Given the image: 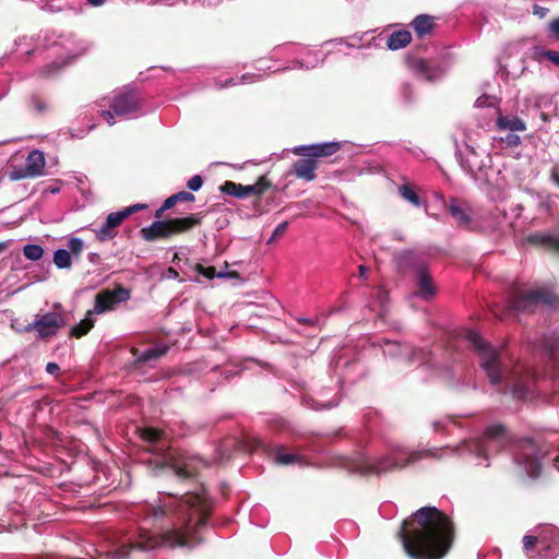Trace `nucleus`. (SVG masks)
<instances>
[{
  "instance_id": "f257e3e1",
  "label": "nucleus",
  "mask_w": 559,
  "mask_h": 559,
  "mask_svg": "<svg viewBox=\"0 0 559 559\" xmlns=\"http://www.w3.org/2000/svg\"><path fill=\"white\" fill-rule=\"evenodd\" d=\"M212 508L204 489L182 496L164 493L157 503L139 506L141 516L133 549L192 547L200 542L198 532L205 525Z\"/></svg>"
},
{
  "instance_id": "f03ea898",
  "label": "nucleus",
  "mask_w": 559,
  "mask_h": 559,
  "mask_svg": "<svg viewBox=\"0 0 559 559\" xmlns=\"http://www.w3.org/2000/svg\"><path fill=\"white\" fill-rule=\"evenodd\" d=\"M511 441V435L504 426L495 424L489 426L480 438L464 440L453 448H433L411 452L406 448L396 447L377 459H372L366 453H357L345 466L354 473L380 475L396 468H403L423 459H441L448 452L474 455L478 460L476 464L480 465L489 461L491 453H498L507 448Z\"/></svg>"
},
{
  "instance_id": "7ed1b4c3",
  "label": "nucleus",
  "mask_w": 559,
  "mask_h": 559,
  "mask_svg": "<svg viewBox=\"0 0 559 559\" xmlns=\"http://www.w3.org/2000/svg\"><path fill=\"white\" fill-rule=\"evenodd\" d=\"M399 537L414 559H440L451 547L453 524L436 507H423L404 520Z\"/></svg>"
},
{
  "instance_id": "20e7f679",
  "label": "nucleus",
  "mask_w": 559,
  "mask_h": 559,
  "mask_svg": "<svg viewBox=\"0 0 559 559\" xmlns=\"http://www.w3.org/2000/svg\"><path fill=\"white\" fill-rule=\"evenodd\" d=\"M465 338L473 346L479 357V365L492 385L499 391L511 393L518 400H524L530 393L532 378L521 370L510 371L502 366L500 350L488 344L476 331L465 332Z\"/></svg>"
},
{
  "instance_id": "39448f33",
  "label": "nucleus",
  "mask_w": 559,
  "mask_h": 559,
  "mask_svg": "<svg viewBox=\"0 0 559 559\" xmlns=\"http://www.w3.org/2000/svg\"><path fill=\"white\" fill-rule=\"evenodd\" d=\"M523 211L521 204H515L512 207L514 217H510L507 213V209L502 201L495 204V207L486 214L478 213L479 228L487 234H499L503 235L510 233L513 229L514 219H516Z\"/></svg>"
},
{
  "instance_id": "423d86ee",
  "label": "nucleus",
  "mask_w": 559,
  "mask_h": 559,
  "mask_svg": "<svg viewBox=\"0 0 559 559\" xmlns=\"http://www.w3.org/2000/svg\"><path fill=\"white\" fill-rule=\"evenodd\" d=\"M543 455L538 444L531 439L520 441L513 450V460L519 473L531 478L539 476Z\"/></svg>"
},
{
  "instance_id": "0eeeda50",
  "label": "nucleus",
  "mask_w": 559,
  "mask_h": 559,
  "mask_svg": "<svg viewBox=\"0 0 559 559\" xmlns=\"http://www.w3.org/2000/svg\"><path fill=\"white\" fill-rule=\"evenodd\" d=\"M199 223L200 218L195 215L168 221H156L150 226L142 228L141 236L146 241H155L160 238H168L175 234L183 233Z\"/></svg>"
},
{
  "instance_id": "6e6552de",
  "label": "nucleus",
  "mask_w": 559,
  "mask_h": 559,
  "mask_svg": "<svg viewBox=\"0 0 559 559\" xmlns=\"http://www.w3.org/2000/svg\"><path fill=\"white\" fill-rule=\"evenodd\" d=\"M145 207V204L138 203L108 214L103 225L93 229L96 238L102 242L111 240L117 236V227H119L124 219Z\"/></svg>"
},
{
  "instance_id": "1a4fd4ad",
  "label": "nucleus",
  "mask_w": 559,
  "mask_h": 559,
  "mask_svg": "<svg viewBox=\"0 0 559 559\" xmlns=\"http://www.w3.org/2000/svg\"><path fill=\"white\" fill-rule=\"evenodd\" d=\"M110 107L116 116L131 119L140 112L141 98L135 90L124 87L112 97Z\"/></svg>"
},
{
  "instance_id": "9d476101",
  "label": "nucleus",
  "mask_w": 559,
  "mask_h": 559,
  "mask_svg": "<svg viewBox=\"0 0 559 559\" xmlns=\"http://www.w3.org/2000/svg\"><path fill=\"white\" fill-rule=\"evenodd\" d=\"M447 209L457 226L467 230H478L479 212L472 207L467 202H461L455 198H451L447 204Z\"/></svg>"
},
{
  "instance_id": "9b49d317",
  "label": "nucleus",
  "mask_w": 559,
  "mask_h": 559,
  "mask_svg": "<svg viewBox=\"0 0 559 559\" xmlns=\"http://www.w3.org/2000/svg\"><path fill=\"white\" fill-rule=\"evenodd\" d=\"M66 325L64 317L55 311L37 314L35 320L26 326V331H35L39 338L53 336Z\"/></svg>"
},
{
  "instance_id": "f8f14e48",
  "label": "nucleus",
  "mask_w": 559,
  "mask_h": 559,
  "mask_svg": "<svg viewBox=\"0 0 559 559\" xmlns=\"http://www.w3.org/2000/svg\"><path fill=\"white\" fill-rule=\"evenodd\" d=\"M130 290L122 286L114 289H104L95 296V305L90 314H103L114 310L117 305L130 299Z\"/></svg>"
},
{
  "instance_id": "ddd939ff",
  "label": "nucleus",
  "mask_w": 559,
  "mask_h": 559,
  "mask_svg": "<svg viewBox=\"0 0 559 559\" xmlns=\"http://www.w3.org/2000/svg\"><path fill=\"white\" fill-rule=\"evenodd\" d=\"M555 296L545 289L531 290L516 296L510 305L513 312L533 311L537 305L552 306Z\"/></svg>"
},
{
  "instance_id": "4468645a",
  "label": "nucleus",
  "mask_w": 559,
  "mask_h": 559,
  "mask_svg": "<svg viewBox=\"0 0 559 559\" xmlns=\"http://www.w3.org/2000/svg\"><path fill=\"white\" fill-rule=\"evenodd\" d=\"M46 160L44 153L39 150H33L25 159L24 167H12L9 178L13 181L25 178H35L44 174Z\"/></svg>"
},
{
  "instance_id": "2eb2a0df",
  "label": "nucleus",
  "mask_w": 559,
  "mask_h": 559,
  "mask_svg": "<svg viewBox=\"0 0 559 559\" xmlns=\"http://www.w3.org/2000/svg\"><path fill=\"white\" fill-rule=\"evenodd\" d=\"M382 348L385 356L391 358H403L408 362L419 361L423 364L427 356V353L421 348L415 349L408 344H401L389 340H383Z\"/></svg>"
},
{
  "instance_id": "dca6fc26",
  "label": "nucleus",
  "mask_w": 559,
  "mask_h": 559,
  "mask_svg": "<svg viewBox=\"0 0 559 559\" xmlns=\"http://www.w3.org/2000/svg\"><path fill=\"white\" fill-rule=\"evenodd\" d=\"M469 141L471 139L466 136L465 151L459 154L460 164L466 173L478 178V174L486 167L484 162L485 151L478 152Z\"/></svg>"
},
{
  "instance_id": "f3484780",
  "label": "nucleus",
  "mask_w": 559,
  "mask_h": 559,
  "mask_svg": "<svg viewBox=\"0 0 559 559\" xmlns=\"http://www.w3.org/2000/svg\"><path fill=\"white\" fill-rule=\"evenodd\" d=\"M165 462L169 464L174 473L180 478L194 476L199 472V468L205 465L204 461L198 456L175 457L173 454L165 457Z\"/></svg>"
},
{
  "instance_id": "a211bd4d",
  "label": "nucleus",
  "mask_w": 559,
  "mask_h": 559,
  "mask_svg": "<svg viewBox=\"0 0 559 559\" xmlns=\"http://www.w3.org/2000/svg\"><path fill=\"white\" fill-rule=\"evenodd\" d=\"M394 262L401 272H412L414 275L427 269V263L421 253L414 250H402L394 254Z\"/></svg>"
},
{
  "instance_id": "6ab92c4d",
  "label": "nucleus",
  "mask_w": 559,
  "mask_h": 559,
  "mask_svg": "<svg viewBox=\"0 0 559 559\" xmlns=\"http://www.w3.org/2000/svg\"><path fill=\"white\" fill-rule=\"evenodd\" d=\"M539 551L538 556L542 558H552L557 555L559 534L558 531L550 526H543L537 532Z\"/></svg>"
},
{
  "instance_id": "aec40b11",
  "label": "nucleus",
  "mask_w": 559,
  "mask_h": 559,
  "mask_svg": "<svg viewBox=\"0 0 559 559\" xmlns=\"http://www.w3.org/2000/svg\"><path fill=\"white\" fill-rule=\"evenodd\" d=\"M262 78V75L253 72H247L242 75H238L237 72H219V76L215 79V85L217 88H226L239 84H250L261 80Z\"/></svg>"
},
{
  "instance_id": "412c9836",
  "label": "nucleus",
  "mask_w": 559,
  "mask_h": 559,
  "mask_svg": "<svg viewBox=\"0 0 559 559\" xmlns=\"http://www.w3.org/2000/svg\"><path fill=\"white\" fill-rule=\"evenodd\" d=\"M338 142H323L311 145H300L294 150V153L302 156H311V157H323L330 156L338 151L340 148Z\"/></svg>"
},
{
  "instance_id": "4be33fe9",
  "label": "nucleus",
  "mask_w": 559,
  "mask_h": 559,
  "mask_svg": "<svg viewBox=\"0 0 559 559\" xmlns=\"http://www.w3.org/2000/svg\"><path fill=\"white\" fill-rule=\"evenodd\" d=\"M264 190H265V185L262 182L242 186L240 183H236L233 181H226L223 186V192H225L229 195L239 198V199H243L250 194L259 195V194L263 193Z\"/></svg>"
},
{
  "instance_id": "5701e85b",
  "label": "nucleus",
  "mask_w": 559,
  "mask_h": 559,
  "mask_svg": "<svg viewBox=\"0 0 559 559\" xmlns=\"http://www.w3.org/2000/svg\"><path fill=\"white\" fill-rule=\"evenodd\" d=\"M330 390H322L317 394V396H306L304 397V403L307 407L320 411L328 409L334 407L338 404V399L333 395L329 396Z\"/></svg>"
},
{
  "instance_id": "b1692460",
  "label": "nucleus",
  "mask_w": 559,
  "mask_h": 559,
  "mask_svg": "<svg viewBox=\"0 0 559 559\" xmlns=\"http://www.w3.org/2000/svg\"><path fill=\"white\" fill-rule=\"evenodd\" d=\"M417 280V295L423 299H429L435 296L436 287L428 273V267L415 275Z\"/></svg>"
},
{
  "instance_id": "393cba45",
  "label": "nucleus",
  "mask_w": 559,
  "mask_h": 559,
  "mask_svg": "<svg viewBox=\"0 0 559 559\" xmlns=\"http://www.w3.org/2000/svg\"><path fill=\"white\" fill-rule=\"evenodd\" d=\"M531 58L544 67L549 66L547 62L555 67H559V51L557 50L534 47L531 52Z\"/></svg>"
},
{
  "instance_id": "a878e982",
  "label": "nucleus",
  "mask_w": 559,
  "mask_h": 559,
  "mask_svg": "<svg viewBox=\"0 0 559 559\" xmlns=\"http://www.w3.org/2000/svg\"><path fill=\"white\" fill-rule=\"evenodd\" d=\"M411 25L415 31L416 35L419 38H423L426 35L431 34L436 26V23L433 16L428 14H419L412 21Z\"/></svg>"
},
{
  "instance_id": "bb28decb",
  "label": "nucleus",
  "mask_w": 559,
  "mask_h": 559,
  "mask_svg": "<svg viewBox=\"0 0 559 559\" xmlns=\"http://www.w3.org/2000/svg\"><path fill=\"white\" fill-rule=\"evenodd\" d=\"M169 347L165 344H156L141 353L134 352L133 355L135 356V361L139 364H145L151 360L158 359L159 357L164 356L168 352Z\"/></svg>"
},
{
  "instance_id": "cd10ccee",
  "label": "nucleus",
  "mask_w": 559,
  "mask_h": 559,
  "mask_svg": "<svg viewBox=\"0 0 559 559\" xmlns=\"http://www.w3.org/2000/svg\"><path fill=\"white\" fill-rule=\"evenodd\" d=\"M412 41V34L406 29H399L389 35L386 46L391 50L405 48Z\"/></svg>"
},
{
  "instance_id": "c85d7f7f",
  "label": "nucleus",
  "mask_w": 559,
  "mask_h": 559,
  "mask_svg": "<svg viewBox=\"0 0 559 559\" xmlns=\"http://www.w3.org/2000/svg\"><path fill=\"white\" fill-rule=\"evenodd\" d=\"M316 162L311 158L309 159H302L297 162L294 165V174L301 179H305L307 181H311L314 179L316 174Z\"/></svg>"
},
{
  "instance_id": "c756f323",
  "label": "nucleus",
  "mask_w": 559,
  "mask_h": 559,
  "mask_svg": "<svg viewBox=\"0 0 559 559\" xmlns=\"http://www.w3.org/2000/svg\"><path fill=\"white\" fill-rule=\"evenodd\" d=\"M497 126L499 130L524 131L526 129L525 123L514 116H499Z\"/></svg>"
},
{
  "instance_id": "7c9ffc66",
  "label": "nucleus",
  "mask_w": 559,
  "mask_h": 559,
  "mask_svg": "<svg viewBox=\"0 0 559 559\" xmlns=\"http://www.w3.org/2000/svg\"><path fill=\"white\" fill-rule=\"evenodd\" d=\"M94 314H90V310L83 320L71 329V334L75 337L85 335L94 326Z\"/></svg>"
},
{
  "instance_id": "2f4dec72",
  "label": "nucleus",
  "mask_w": 559,
  "mask_h": 559,
  "mask_svg": "<svg viewBox=\"0 0 559 559\" xmlns=\"http://www.w3.org/2000/svg\"><path fill=\"white\" fill-rule=\"evenodd\" d=\"M528 239L532 242H539L559 250V235L537 233L531 235Z\"/></svg>"
},
{
  "instance_id": "473e14b6",
  "label": "nucleus",
  "mask_w": 559,
  "mask_h": 559,
  "mask_svg": "<svg viewBox=\"0 0 559 559\" xmlns=\"http://www.w3.org/2000/svg\"><path fill=\"white\" fill-rule=\"evenodd\" d=\"M52 260L58 269H70L72 265V257L67 249H57Z\"/></svg>"
},
{
  "instance_id": "72a5a7b5",
  "label": "nucleus",
  "mask_w": 559,
  "mask_h": 559,
  "mask_svg": "<svg viewBox=\"0 0 559 559\" xmlns=\"http://www.w3.org/2000/svg\"><path fill=\"white\" fill-rule=\"evenodd\" d=\"M274 461L280 465H289L297 463L299 456L297 454L287 453L283 447H278L274 453Z\"/></svg>"
},
{
  "instance_id": "f704fd0d",
  "label": "nucleus",
  "mask_w": 559,
  "mask_h": 559,
  "mask_svg": "<svg viewBox=\"0 0 559 559\" xmlns=\"http://www.w3.org/2000/svg\"><path fill=\"white\" fill-rule=\"evenodd\" d=\"M23 255L29 261H39L44 257V248L37 243H26L23 249Z\"/></svg>"
},
{
  "instance_id": "c9c22d12",
  "label": "nucleus",
  "mask_w": 559,
  "mask_h": 559,
  "mask_svg": "<svg viewBox=\"0 0 559 559\" xmlns=\"http://www.w3.org/2000/svg\"><path fill=\"white\" fill-rule=\"evenodd\" d=\"M523 548L528 557H534L535 554L538 555L539 543L537 535H525L523 537Z\"/></svg>"
},
{
  "instance_id": "e433bc0d",
  "label": "nucleus",
  "mask_w": 559,
  "mask_h": 559,
  "mask_svg": "<svg viewBox=\"0 0 559 559\" xmlns=\"http://www.w3.org/2000/svg\"><path fill=\"white\" fill-rule=\"evenodd\" d=\"M400 193L401 195L406 200L408 201L409 203H412L414 206H420L421 205V200L420 198L418 197V194L413 191L408 186L406 185H403L401 188H400Z\"/></svg>"
},
{
  "instance_id": "4c0bfd02",
  "label": "nucleus",
  "mask_w": 559,
  "mask_h": 559,
  "mask_svg": "<svg viewBox=\"0 0 559 559\" xmlns=\"http://www.w3.org/2000/svg\"><path fill=\"white\" fill-rule=\"evenodd\" d=\"M68 248L67 250L71 253V257L78 258L84 249V241L81 238L71 237L68 240Z\"/></svg>"
},
{
  "instance_id": "58836bf2",
  "label": "nucleus",
  "mask_w": 559,
  "mask_h": 559,
  "mask_svg": "<svg viewBox=\"0 0 559 559\" xmlns=\"http://www.w3.org/2000/svg\"><path fill=\"white\" fill-rule=\"evenodd\" d=\"M162 431L155 429V428H145L143 429L142 431V438L150 442V443H155L157 441H159L162 439Z\"/></svg>"
},
{
  "instance_id": "ea45409f",
  "label": "nucleus",
  "mask_w": 559,
  "mask_h": 559,
  "mask_svg": "<svg viewBox=\"0 0 559 559\" xmlns=\"http://www.w3.org/2000/svg\"><path fill=\"white\" fill-rule=\"evenodd\" d=\"M377 302L379 304V308L381 313L386 311V302L389 300V293L384 288L380 287L377 292Z\"/></svg>"
},
{
  "instance_id": "a19ab883",
  "label": "nucleus",
  "mask_w": 559,
  "mask_h": 559,
  "mask_svg": "<svg viewBox=\"0 0 559 559\" xmlns=\"http://www.w3.org/2000/svg\"><path fill=\"white\" fill-rule=\"evenodd\" d=\"M475 106L478 108L495 107L496 98L489 95H481L476 99Z\"/></svg>"
},
{
  "instance_id": "79ce46f5",
  "label": "nucleus",
  "mask_w": 559,
  "mask_h": 559,
  "mask_svg": "<svg viewBox=\"0 0 559 559\" xmlns=\"http://www.w3.org/2000/svg\"><path fill=\"white\" fill-rule=\"evenodd\" d=\"M417 82H433L439 79L440 72H415Z\"/></svg>"
},
{
  "instance_id": "37998d69",
  "label": "nucleus",
  "mask_w": 559,
  "mask_h": 559,
  "mask_svg": "<svg viewBox=\"0 0 559 559\" xmlns=\"http://www.w3.org/2000/svg\"><path fill=\"white\" fill-rule=\"evenodd\" d=\"M287 227H288L287 222H283V223L278 224L275 227V229L273 230V234L270 237V239L267 240V243H271L274 240H276L277 238L282 237L285 234V231L287 230Z\"/></svg>"
},
{
  "instance_id": "c03bdc74",
  "label": "nucleus",
  "mask_w": 559,
  "mask_h": 559,
  "mask_svg": "<svg viewBox=\"0 0 559 559\" xmlns=\"http://www.w3.org/2000/svg\"><path fill=\"white\" fill-rule=\"evenodd\" d=\"M202 185H203V179L200 175H194L187 182V187L191 191H199L202 188Z\"/></svg>"
},
{
  "instance_id": "a18cd8bd",
  "label": "nucleus",
  "mask_w": 559,
  "mask_h": 559,
  "mask_svg": "<svg viewBox=\"0 0 559 559\" xmlns=\"http://www.w3.org/2000/svg\"><path fill=\"white\" fill-rule=\"evenodd\" d=\"M501 141L510 147L518 146L521 142L520 136L513 133H509L504 138H501Z\"/></svg>"
},
{
  "instance_id": "49530a36",
  "label": "nucleus",
  "mask_w": 559,
  "mask_h": 559,
  "mask_svg": "<svg viewBox=\"0 0 559 559\" xmlns=\"http://www.w3.org/2000/svg\"><path fill=\"white\" fill-rule=\"evenodd\" d=\"M176 202H192L194 201V195L191 192L188 191H180L178 193H175Z\"/></svg>"
},
{
  "instance_id": "de8ad7c7",
  "label": "nucleus",
  "mask_w": 559,
  "mask_h": 559,
  "mask_svg": "<svg viewBox=\"0 0 559 559\" xmlns=\"http://www.w3.org/2000/svg\"><path fill=\"white\" fill-rule=\"evenodd\" d=\"M32 104L38 114H44L48 108L46 102L39 99L38 97H33Z\"/></svg>"
},
{
  "instance_id": "09e8293b",
  "label": "nucleus",
  "mask_w": 559,
  "mask_h": 559,
  "mask_svg": "<svg viewBox=\"0 0 559 559\" xmlns=\"http://www.w3.org/2000/svg\"><path fill=\"white\" fill-rule=\"evenodd\" d=\"M176 199H175V195H170L169 198H167L162 207L157 211V216H159V214L163 212V211H167L169 209H171L175 204H176Z\"/></svg>"
},
{
  "instance_id": "8fccbe9b",
  "label": "nucleus",
  "mask_w": 559,
  "mask_h": 559,
  "mask_svg": "<svg viewBox=\"0 0 559 559\" xmlns=\"http://www.w3.org/2000/svg\"><path fill=\"white\" fill-rule=\"evenodd\" d=\"M451 421L452 420L450 418H444V419L436 420V421L432 423L433 430L436 432H439L442 429H444L447 427V425L450 424Z\"/></svg>"
},
{
  "instance_id": "3c124183",
  "label": "nucleus",
  "mask_w": 559,
  "mask_h": 559,
  "mask_svg": "<svg viewBox=\"0 0 559 559\" xmlns=\"http://www.w3.org/2000/svg\"><path fill=\"white\" fill-rule=\"evenodd\" d=\"M549 31L556 39H559V17L549 23Z\"/></svg>"
},
{
  "instance_id": "603ef678",
  "label": "nucleus",
  "mask_w": 559,
  "mask_h": 559,
  "mask_svg": "<svg viewBox=\"0 0 559 559\" xmlns=\"http://www.w3.org/2000/svg\"><path fill=\"white\" fill-rule=\"evenodd\" d=\"M543 348L549 356H552L557 350L558 346L556 345L555 342L546 340L543 344Z\"/></svg>"
},
{
  "instance_id": "864d4df0",
  "label": "nucleus",
  "mask_w": 559,
  "mask_h": 559,
  "mask_svg": "<svg viewBox=\"0 0 559 559\" xmlns=\"http://www.w3.org/2000/svg\"><path fill=\"white\" fill-rule=\"evenodd\" d=\"M547 13H548L547 8L540 7L538 4L533 5V14L534 15H537L538 17L543 19L547 15Z\"/></svg>"
},
{
  "instance_id": "5fc2aeb1",
  "label": "nucleus",
  "mask_w": 559,
  "mask_h": 559,
  "mask_svg": "<svg viewBox=\"0 0 559 559\" xmlns=\"http://www.w3.org/2000/svg\"><path fill=\"white\" fill-rule=\"evenodd\" d=\"M163 277L167 280H177L179 277V273L170 266L164 272Z\"/></svg>"
},
{
  "instance_id": "6e6d98bb",
  "label": "nucleus",
  "mask_w": 559,
  "mask_h": 559,
  "mask_svg": "<svg viewBox=\"0 0 559 559\" xmlns=\"http://www.w3.org/2000/svg\"><path fill=\"white\" fill-rule=\"evenodd\" d=\"M416 68H417V70L425 71V70H432L433 67L429 63L428 60L420 59L417 61Z\"/></svg>"
},
{
  "instance_id": "4d7b16f0",
  "label": "nucleus",
  "mask_w": 559,
  "mask_h": 559,
  "mask_svg": "<svg viewBox=\"0 0 559 559\" xmlns=\"http://www.w3.org/2000/svg\"><path fill=\"white\" fill-rule=\"evenodd\" d=\"M60 370V367L56 362H48L46 366V371L50 374H57Z\"/></svg>"
},
{
  "instance_id": "13d9d810",
  "label": "nucleus",
  "mask_w": 559,
  "mask_h": 559,
  "mask_svg": "<svg viewBox=\"0 0 559 559\" xmlns=\"http://www.w3.org/2000/svg\"><path fill=\"white\" fill-rule=\"evenodd\" d=\"M102 115H103V117L105 118V120L107 121V123H108L109 126H114V124H115V117H114V115H112V112H111V111H109V110H104V111L102 112Z\"/></svg>"
},
{
  "instance_id": "bf43d9fd",
  "label": "nucleus",
  "mask_w": 559,
  "mask_h": 559,
  "mask_svg": "<svg viewBox=\"0 0 559 559\" xmlns=\"http://www.w3.org/2000/svg\"><path fill=\"white\" fill-rule=\"evenodd\" d=\"M204 275L207 277H214V276L224 277L225 276L223 273L215 274V270L213 267L206 269V271L204 272Z\"/></svg>"
},
{
  "instance_id": "052dcab7",
  "label": "nucleus",
  "mask_w": 559,
  "mask_h": 559,
  "mask_svg": "<svg viewBox=\"0 0 559 559\" xmlns=\"http://www.w3.org/2000/svg\"><path fill=\"white\" fill-rule=\"evenodd\" d=\"M107 0H86L88 4L92 7H102L106 3Z\"/></svg>"
},
{
  "instance_id": "680f3d73",
  "label": "nucleus",
  "mask_w": 559,
  "mask_h": 559,
  "mask_svg": "<svg viewBox=\"0 0 559 559\" xmlns=\"http://www.w3.org/2000/svg\"><path fill=\"white\" fill-rule=\"evenodd\" d=\"M551 179L554 180V182L559 186V169L558 168H554L552 171H551Z\"/></svg>"
},
{
  "instance_id": "e2e57ef3",
  "label": "nucleus",
  "mask_w": 559,
  "mask_h": 559,
  "mask_svg": "<svg viewBox=\"0 0 559 559\" xmlns=\"http://www.w3.org/2000/svg\"><path fill=\"white\" fill-rule=\"evenodd\" d=\"M359 276L361 278H366L367 277V273H368V269L365 266V265H359Z\"/></svg>"
},
{
  "instance_id": "0e129e2a",
  "label": "nucleus",
  "mask_w": 559,
  "mask_h": 559,
  "mask_svg": "<svg viewBox=\"0 0 559 559\" xmlns=\"http://www.w3.org/2000/svg\"><path fill=\"white\" fill-rule=\"evenodd\" d=\"M299 322H302V323H311V320L310 319H307V318H300L298 319Z\"/></svg>"
},
{
  "instance_id": "69168bd1",
  "label": "nucleus",
  "mask_w": 559,
  "mask_h": 559,
  "mask_svg": "<svg viewBox=\"0 0 559 559\" xmlns=\"http://www.w3.org/2000/svg\"><path fill=\"white\" fill-rule=\"evenodd\" d=\"M7 248L5 242H0V251L4 250Z\"/></svg>"
},
{
  "instance_id": "338daca9",
  "label": "nucleus",
  "mask_w": 559,
  "mask_h": 559,
  "mask_svg": "<svg viewBox=\"0 0 559 559\" xmlns=\"http://www.w3.org/2000/svg\"><path fill=\"white\" fill-rule=\"evenodd\" d=\"M50 192L51 193H57V192H59V188H52V189H50Z\"/></svg>"
}]
</instances>
